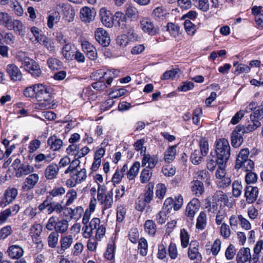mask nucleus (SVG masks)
<instances>
[{"mask_svg":"<svg viewBox=\"0 0 263 263\" xmlns=\"http://www.w3.org/2000/svg\"><path fill=\"white\" fill-rule=\"evenodd\" d=\"M215 152L218 164L227 163L230 156V146L228 140L219 139L216 142Z\"/></svg>","mask_w":263,"mask_h":263,"instance_id":"1","label":"nucleus"},{"mask_svg":"<svg viewBox=\"0 0 263 263\" xmlns=\"http://www.w3.org/2000/svg\"><path fill=\"white\" fill-rule=\"evenodd\" d=\"M249 151L248 148L241 149L236 160L235 168L242 170L245 172L251 171L254 164L252 160L248 159Z\"/></svg>","mask_w":263,"mask_h":263,"instance_id":"2","label":"nucleus"},{"mask_svg":"<svg viewBox=\"0 0 263 263\" xmlns=\"http://www.w3.org/2000/svg\"><path fill=\"white\" fill-rule=\"evenodd\" d=\"M97 200L102 205L103 210L109 209L113 203V192L111 190L105 194V187L98 184Z\"/></svg>","mask_w":263,"mask_h":263,"instance_id":"3","label":"nucleus"},{"mask_svg":"<svg viewBox=\"0 0 263 263\" xmlns=\"http://www.w3.org/2000/svg\"><path fill=\"white\" fill-rule=\"evenodd\" d=\"M86 177L87 174L85 168L73 171L71 174V178L66 180V185L69 187H74L77 184L80 183L84 181L86 179Z\"/></svg>","mask_w":263,"mask_h":263,"instance_id":"4","label":"nucleus"},{"mask_svg":"<svg viewBox=\"0 0 263 263\" xmlns=\"http://www.w3.org/2000/svg\"><path fill=\"white\" fill-rule=\"evenodd\" d=\"M51 88L41 84H37L35 98L38 101L48 102L51 100Z\"/></svg>","mask_w":263,"mask_h":263,"instance_id":"5","label":"nucleus"},{"mask_svg":"<svg viewBox=\"0 0 263 263\" xmlns=\"http://www.w3.org/2000/svg\"><path fill=\"white\" fill-rule=\"evenodd\" d=\"M140 25L142 30L149 35H154L159 32L158 26L148 18H142L140 21Z\"/></svg>","mask_w":263,"mask_h":263,"instance_id":"6","label":"nucleus"},{"mask_svg":"<svg viewBox=\"0 0 263 263\" xmlns=\"http://www.w3.org/2000/svg\"><path fill=\"white\" fill-rule=\"evenodd\" d=\"M259 194L258 188L251 185L246 186L245 189V197L246 202L249 204L254 203L258 198Z\"/></svg>","mask_w":263,"mask_h":263,"instance_id":"7","label":"nucleus"},{"mask_svg":"<svg viewBox=\"0 0 263 263\" xmlns=\"http://www.w3.org/2000/svg\"><path fill=\"white\" fill-rule=\"evenodd\" d=\"M95 36L96 41L102 46L106 47L109 44V36L103 28H97L95 32Z\"/></svg>","mask_w":263,"mask_h":263,"instance_id":"8","label":"nucleus"},{"mask_svg":"<svg viewBox=\"0 0 263 263\" xmlns=\"http://www.w3.org/2000/svg\"><path fill=\"white\" fill-rule=\"evenodd\" d=\"M39 180V176L37 174H30L25 179L22 186V190L28 191L34 187Z\"/></svg>","mask_w":263,"mask_h":263,"instance_id":"9","label":"nucleus"},{"mask_svg":"<svg viewBox=\"0 0 263 263\" xmlns=\"http://www.w3.org/2000/svg\"><path fill=\"white\" fill-rule=\"evenodd\" d=\"M100 15L102 24L106 27L111 28L114 24V16L106 8H102L100 11Z\"/></svg>","mask_w":263,"mask_h":263,"instance_id":"10","label":"nucleus"},{"mask_svg":"<svg viewBox=\"0 0 263 263\" xmlns=\"http://www.w3.org/2000/svg\"><path fill=\"white\" fill-rule=\"evenodd\" d=\"M200 206L199 200L197 198H193L187 204L185 215L192 219L195 214L198 212Z\"/></svg>","mask_w":263,"mask_h":263,"instance_id":"11","label":"nucleus"},{"mask_svg":"<svg viewBox=\"0 0 263 263\" xmlns=\"http://www.w3.org/2000/svg\"><path fill=\"white\" fill-rule=\"evenodd\" d=\"M82 47L84 52L90 60H96L97 58V52L95 47L89 42L84 41L82 43Z\"/></svg>","mask_w":263,"mask_h":263,"instance_id":"12","label":"nucleus"},{"mask_svg":"<svg viewBox=\"0 0 263 263\" xmlns=\"http://www.w3.org/2000/svg\"><path fill=\"white\" fill-rule=\"evenodd\" d=\"M16 197V189L13 188H8L6 190L4 197L0 202L1 206H5L8 204L12 202Z\"/></svg>","mask_w":263,"mask_h":263,"instance_id":"13","label":"nucleus"},{"mask_svg":"<svg viewBox=\"0 0 263 263\" xmlns=\"http://www.w3.org/2000/svg\"><path fill=\"white\" fill-rule=\"evenodd\" d=\"M96 12L94 9H91L87 7L82 8L80 10V17L81 20L85 23H90L95 17Z\"/></svg>","mask_w":263,"mask_h":263,"instance_id":"14","label":"nucleus"},{"mask_svg":"<svg viewBox=\"0 0 263 263\" xmlns=\"http://www.w3.org/2000/svg\"><path fill=\"white\" fill-rule=\"evenodd\" d=\"M59 171V166L54 163H52L46 168L44 172L45 177L47 180H52L57 177Z\"/></svg>","mask_w":263,"mask_h":263,"instance_id":"15","label":"nucleus"},{"mask_svg":"<svg viewBox=\"0 0 263 263\" xmlns=\"http://www.w3.org/2000/svg\"><path fill=\"white\" fill-rule=\"evenodd\" d=\"M188 257L191 260H195L198 257L201 258V255L199 252V243L197 241H191L188 249Z\"/></svg>","mask_w":263,"mask_h":263,"instance_id":"16","label":"nucleus"},{"mask_svg":"<svg viewBox=\"0 0 263 263\" xmlns=\"http://www.w3.org/2000/svg\"><path fill=\"white\" fill-rule=\"evenodd\" d=\"M0 25H4L9 30L14 29V23L7 13L0 12Z\"/></svg>","mask_w":263,"mask_h":263,"instance_id":"17","label":"nucleus"},{"mask_svg":"<svg viewBox=\"0 0 263 263\" xmlns=\"http://www.w3.org/2000/svg\"><path fill=\"white\" fill-rule=\"evenodd\" d=\"M192 192L196 196H201L204 192L203 183L199 180H193L190 185Z\"/></svg>","mask_w":263,"mask_h":263,"instance_id":"18","label":"nucleus"},{"mask_svg":"<svg viewBox=\"0 0 263 263\" xmlns=\"http://www.w3.org/2000/svg\"><path fill=\"white\" fill-rule=\"evenodd\" d=\"M250 250L249 248H243L239 250L237 254V263H245L250 258Z\"/></svg>","mask_w":263,"mask_h":263,"instance_id":"19","label":"nucleus"},{"mask_svg":"<svg viewBox=\"0 0 263 263\" xmlns=\"http://www.w3.org/2000/svg\"><path fill=\"white\" fill-rule=\"evenodd\" d=\"M126 16L122 12L118 11L116 12L114 16V22L120 28L124 29L126 25Z\"/></svg>","mask_w":263,"mask_h":263,"instance_id":"20","label":"nucleus"},{"mask_svg":"<svg viewBox=\"0 0 263 263\" xmlns=\"http://www.w3.org/2000/svg\"><path fill=\"white\" fill-rule=\"evenodd\" d=\"M158 162V158L156 156H151L149 154H144L142 165L145 166L148 163V167L152 169L155 167Z\"/></svg>","mask_w":263,"mask_h":263,"instance_id":"21","label":"nucleus"},{"mask_svg":"<svg viewBox=\"0 0 263 263\" xmlns=\"http://www.w3.org/2000/svg\"><path fill=\"white\" fill-rule=\"evenodd\" d=\"M34 171L33 167L28 163L21 164L17 168V177H22L24 176L29 175Z\"/></svg>","mask_w":263,"mask_h":263,"instance_id":"22","label":"nucleus"},{"mask_svg":"<svg viewBox=\"0 0 263 263\" xmlns=\"http://www.w3.org/2000/svg\"><path fill=\"white\" fill-rule=\"evenodd\" d=\"M47 144L50 146V149L57 151L61 148L63 145V141L62 140L58 139L57 136H52L48 138Z\"/></svg>","mask_w":263,"mask_h":263,"instance_id":"23","label":"nucleus"},{"mask_svg":"<svg viewBox=\"0 0 263 263\" xmlns=\"http://www.w3.org/2000/svg\"><path fill=\"white\" fill-rule=\"evenodd\" d=\"M177 145L170 146L165 151L164 156V161L170 163L175 159L176 155Z\"/></svg>","mask_w":263,"mask_h":263,"instance_id":"24","label":"nucleus"},{"mask_svg":"<svg viewBox=\"0 0 263 263\" xmlns=\"http://www.w3.org/2000/svg\"><path fill=\"white\" fill-rule=\"evenodd\" d=\"M69 226L68 221L66 219L58 220L55 225V231L57 234H64L66 233L68 230Z\"/></svg>","mask_w":263,"mask_h":263,"instance_id":"25","label":"nucleus"},{"mask_svg":"<svg viewBox=\"0 0 263 263\" xmlns=\"http://www.w3.org/2000/svg\"><path fill=\"white\" fill-rule=\"evenodd\" d=\"M63 14L68 22L73 20L75 15V12L73 8L69 4H63L62 5Z\"/></svg>","mask_w":263,"mask_h":263,"instance_id":"26","label":"nucleus"},{"mask_svg":"<svg viewBox=\"0 0 263 263\" xmlns=\"http://www.w3.org/2000/svg\"><path fill=\"white\" fill-rule=\"evenodd\" d=\"M74 50H72V45L69 43H66L62 48V53L67 60H72L74 57Z\"/></svg>","mask_w":263,"mask_h":263,"instance_id":"27","label":"nucleus"},{"mask_svg":"<svg viewBox=\"0 0 263 263\" xmlns=\"http://www.w3.org/2000/svg\"><path fill=\"white\" fill-rule=\"evenodd\" d=\"M39 43L44 46L50 52H55V49L54 42L50 38L47 37L46 35L42 36Z\"/></svg>","mask_w":263,"mask_h":263,"instance_id":"28","label":"nucleus"},{"mask_svg":"<svg viewBox=\"0 0 263 263\" xmlns=\"http://www.w3.org/2000/svg\"><path fill=\"white\" fill-rule=\"evenodd\" d=\"M154 188V184L153 182L148 183V184H147V185L146 186L145 191V193H144V200H145V201H146L147 202V203H150L153 198Z\"/></svg>","mask_w":263,"mask_h":263,"instance_id":"29","label":"nucleus"},{"mask_svg":"<svg viewBox=\"0 0 263 263\" xmlns=\"http://www.w3.org/2000/svg\"><path fill=\"white\" fill-rule=\"evenodd\" d=\"M140 167V164L139 162L136 161L134 163L129 170L127 171L126 173L127 177L129 180L135 179L138 174Z\"/></svg>","mask_w":263,"mask_h":263,"instance_id":"30","label":"nucleus"},{"mask_svg":"<svg viewBox=\"0 0 263 263\" xmlns=\"http://www.w3.org/2000/svg\"><path fill=\"white\" fill-rule=\"evenodd\" d=\"M243 137L241 133L232 132L231 134V144L234 147H239L243 142Z\"/></svg>","mask_w":263,"mask_h":263,"instance_id":"31","label":"nucleus"},{"mask_svg":"<svg viewBox=\"0 0 263 263\" xmlns=\"http://www.w3.org/2000/svg\"><path fill=\"white\" fill-rule=\"evenodd\" d=\"M73 243V238L71 235L64 236L61 238L60 245L61 250L65 251L69 248Z\"/></svg>","mask_w":263,"mask_h":263,"instance_id":"32","label":"nucleus"},{"mask_svg":"<svg viewBox=\"0 0 263 263\" xmlns=\"http://www.w3.org/2000/svg\"><path fill=\"white\" fill-rule=\"evenodd\" d=\"M71 218L79 219L84 212V209L81 206H78L74 209L67 208Z\"/></svg>","mask_w":263,"mask_h":263,"instance_id":"33","label":"nucleus"},{"mask_svg":"<svg viewBox=\"0 0 263 263\" xmlns=\"http://www.w3.org/2000/svg\"><path fill=\"white\" fill-rule=\"evenodd\" d=\"M60 14L58 11H55L51 13L48 17L47 25L49 28H52L54 23H57L60 20Z\"/></svg>","mask_w":263,"mask_h":263,"instance_id":"34","label":"nucleus"},{"mask_svg":"<svg viewBox=\"0 0 263 263\" xmlns=\"http://www.w3.org/2000/svg\"><path fill=\"white\" fill-rule=\"evenodd\" d=\"M125 14L129 18L137 19L139 16V12L135 6L129 5L126 8Z\"/></svg>","mask_w":263,"mask_h":263,"instance_id":"35","label":"nucleus"},{"mask_svg":"<svg viewBox=\"0 0 263 263\" xmlns=\"http://www.w3.org/2000/svg\"><path fill=\"white\" fill-rule=\"evenodd\" d=\"M206 224V215L205 212H201L197 219L196 228L203 230Z\"/></svg>","mask_w":263,"mask_h":263,"instance_id":"36","label":"nucleus"},{"mask_svg":"<svg viewBox=\"0 0 263 263\" xmlns=\"http://www.w3.org/2000/svg\"><path fill=\"white\" fill-rule=\"evenodd\" d=\"M66 198L67 200L65 203L66 206H69L73 203L77 198V193L74 189L69 190L66 193Z\"/></svg>","mask_w":263,"mask_h":263,"instance_id":"37","label":"nucleus"},{"mask_svg":"<svg viewBox=\"0 0 263 263\" xmlns=\"http://www.w3.org/2000/svg\"><path fill=\"white\" fill-rule=\"evenodd\" d=\"M145 231L150 235H154L156 232V226L153 220H148L145 221Z\"/></svg>","mask_w":263,"mask_h":263,"instance_id":"38","label":"nucleus"},{"mask_svg":"<svg viewBox=\"0 0 263 263\" xmlns=\"http://www.w3.org/2000/svg\"><path fill=\"white\" fill-rule=\"evenodd\" d=\"M59 234L57 232H51L48 237V244L49 247L54 248L58 245Z\"/></svg>","mask_w":263,"mask_h":263,"instance_id":"39","label":"nucleus"},{"mask_svg":"<svg viewBox=\"0 0 263 263\" xmlns=\"http://www.w3.org/2000/svg\"><path fill=\"white\" fill-rule=\"evenodd\" d=\"M167 14L166 10L161 7H158L153 11V15L156 19L164 20Z\"/></svg>","mask_w":263,"mask_h":263,"instance_id":"40","label":"nucleus"},{"mask_svg":"<svg viewBox=\"0 0 263 263\" xmlns=\"http://www.w3.org/2000/svg\"><path fill=\"white\" fill-rule=\"evenodd\" d=\"M180 239L182 248H185L187 247L189 242L190 235L186 230L184 229L181 230Z\"/></svg>","mask_w":263,"mask_h":263,"instance_id":"41","label":"nucleus"},{"mask_svg":"<svg viewBox=\"0 0 263 263\" xmlns=\"http://www.w3.org/2000/svg\"><path fill=\"white\" fill-rule=\"evenodd\" d=\"M232 187L233 196L235 197H238L240 196L242 190V186L241 185V183L238 180H235L232 184Z\"/></svg>","mask_w":263,"mask_h":263,"instance_id":"42","label":"nucleus"},{"mask_svg":"<svg viewBox=\"0 0 263 263\" xmlns=\"http://www.w3.org/2000/svg\"><path fill=\"white\" fill-rule=\"evenodd\" d=\"M202 156L199 150H195L191 156L192 163L196 165L200 164L202 162Z\"/></svg>","mask_w":263,"mask_h":263,"instance_id":"43","label":"nucleus"},{"mask_svg":"<svg viewBox=\"0 0 263 263\" xmlns=\"http://www.w3.org/2000/svg\"><path fill=\"white\" fill-rule=\"evenodd\" d=\"M92 87L100 91H103L106 87V84L104 82V77H101L99 80L91 84Z\"/></svg>","mask_w":263,"mask_h":263,"instance_id":"44","label":"nucleus"},{"mask_svg":"<svg viewBox=\"0 0 263 263\" xmlns=\"http://www.w3.org/2000/svg\"><path fill=\"white\" fill-rule=\"evenodd\" d=\"M263 118V105L259 106L254 110L253 114L250 115V119H254L259 120Z\"/></svg>","mask_w":263,"mask_h":263,"instance_id":"45","label":"nucleus"},{"mask_svg":"<svg viewBox=\"0 0 263 263\" xmlns=\"http://www.w3.org/2000/svg\"><path fill=\"white\" fill-rule=\"evenodd\" d=\"M184 28L189 35H193L194 34L196 30V26L190 20H185L184 23Z\"/></svg>","mask_w":263,"mask_h":263,"instance_id":"46","label":"nucleus"},{"mask_svg":"<svg viewBox=\"0 0 263 263\" xmlns=\"http://www.w3.org/2000/svg\"><path fill=\"white\" fill-rule=\"evenodd\" d=\"M42 231V226L39 223H35L29 229V234L35 235L37 237H40Z\"/></svg>","mask_w":263,"mask_h":263,"instance_id":"47","label":"nucleus"},{"mask_svg":"<svg viewBox=\"0 0 263 263\" xmlns=\"http://www.w3.org/2000/svg\"><path fill=\"white\" fill-rule=\"evenodd\" d=\"M178 72V69H172L168 71H165L162 76L161 79L162 80H168L170 79H175L178 76L177 74Z\"/></svg>","mask_w":263,"mask_h":263,"instance_id":"48","label":"nucleus"},{"mask_svg":"<svg viewBox=\"0 0 263 263\" xmlns=\"http://www.w3.org/2000/svg\"><path fill=\"white\" fill-rule=\"evenodd\" d=\"M213 197L215 200L222 202L224 204H227L229 201L227 195L221 191H217L215 193Z\"/></svg>","mask_w":263,"mask_h":263,"instance_id":"49","label":"nucleus"},{"mask_svg":"<svg viewBox=\"0 0 263 263\" xmlns=\"http://www.w3.org/2000/svg\"><path fill=\"white\" fill-rule=\"evenodd\" d=\"M115 256L114 244L108 245L107 249L104 253V257L108 260H111L114 259Z\"/></svg>","mask_w":263,"mask_h":263,"instance_id":"50","label":"nucleus"},{"mask_svg":"<svg viewBox=\"0 0 263 263\" xmlns=\"http://www.w3.org/2000/svg\"><path fill=\"white\" fill-rule=\"evenodd\" d=\"M196 6L200 10L206 12L209 9L208 0H194Z\"/></svg>","mask_w":263,"mask_h":263,"instance_id":"51","label":"nucleus"},{"mask_svg":"<svg viewBox=\"0 0 263 263\" xmlns=\"http://www.w3.org/2000/svg\"><path fill=\"white\" fill-rule=\"evenodd\" d=\"M166 187L164 184L160 183L156 186V195L159 199H163L166 193Z\"/></svg>","mask_w":263,"mask_h":263,"instance_id":"52","label":"nucleus"},{"mask_svg":"<svg viewBox=\"0 0 263 263\" xmlns=\"http://www.w3.org/2000/svg\"><path fill=\"white\" fill-rule=\"evenodd\" d=\"M28 72L35 77H40L42 73L39 65L35 61L32 64L30 70Z\"/></svg>","mask_w":263,"mask_h":263,"instance_id":"53","label":"nucleus"},{"mask_svg":"<svg viewBox=\"0 0 263 263\" xmlns=\"http://www.w3.org/2000/svg\"><path fill=\"white\" fill-rule=\"evenodd\" d=\"M126 209L122 206H118L117 211V221L118 222H121L123 221L126 214Z\"/></svg>","mask_w":263,"mask_h":263,"instance_id":"54","label":"nucleus"},{"mask_svg":"<svg viewBox=\"0 0 263 263\" xmlns=\"http://www.w3.org/2000/svg\"><path fill=\"white\" fill-rule=\"evenodd\" d=\"M7 72L12 80H16V66L14 64H9L7 67Z\"/></svg>","mask_w":263,"mask_h":263,"instance_id":"55","label":"nucleus"},{"mask_svg":"<svg viewBox=\"0 0 263 263\" xmlns=\"http://www.w3.org/2000/svg\"><path fill=\"white\" fill-rule=\"evenodd\" d=\"M200 153L203 156L207 155L209 151V144L208 141L205 139H202L199 142Z\"/></svg>","mask_w":263,"mask_h":263,"instance_id":"56","label":"nucleus"},{"mask_svg":"<svg viewBox=\"0 0 263 263\" xmlns=\"http://www.w3.org/2000/svg\"><path fill=\"white\" fill-rule=\"evenodd\" d=\"M250 120L251 121L249 122V124L246 126L247 131L251 132L254 130L261 125V123L258 120L254 119Z\"/></svg>","mask_w":263,"mask_h":263,"instance_id":"57","label":"nucleus"},{"mask_svg":"<svg viewBox=\"0 0 263 263\" xmlns=\"http://www.w3.org/2000/svg\"><path fill=\"white\" fill-rule=\"evenodd\" d=\"M147 247V241L144 238H141L139 242L138 249L140 250V254L142 255L145 256L146 255Z\"/></svg>","mask_w":263,"mask_h":263,"instance_id":"58","label":"nucleus"},{"mask_svg":"<svg viewBox=\"0 0 263 263\" xmlns=\"http://www.w3.org/2000/svg\"><path fill=\"white\" fill-rule=\"evenodd\" d=\"M152 173L146 169H143L141 173L140 181L144 183L149 181L152 177Z\"/></svg>","mask_w":263,"mask_h":263,"instance_id":"59","label":"nucleus"},{"mask_svg":"<svg viewBox=\"0 0 263 263\" xmlns=\"http://www.w3.org/2000/svg\"><path fill=\"white\" fill-rule=\"evenodd\" d=\"M36 87L37 84H35L26 88L24 91V95L27 97L30 98L35 96Z\"/></svg>","mask_w":263,"mask_h":263,"instance_id":"60","label":"nucleus"},{"mask_svg":"<svg viewBox=\"0 0 263 263\" xmlns=\"http://www.w3.org/2000/svg\"><path fill=\"white\" fill-rule=\"evenodd\" d=\"M238 219L243 229L248 230L251 228V225L250 222L241 215L238 216Z\"/></svg>","mask_w":263,"mask_h":263,"instance_id":"61","label":"nucleus"},{"mask_svg":"<svg viewBox=\"0 0 263 263\" xmlns=\"http://www.w3.org/2000/svg\"><path fill=\"white\" fill-rule=\"evenodd\" d=\"M162 172L165 176L171 177L175 175L176 170L172 165H167L162 168Z\"/></svg>","mask_w":263,"mask_h":263,"instance_id":"62","label":"nucleus"},{"mask_svg":"<svg viewBox=\"0 0 263 263\" xmlns=\"http://www.w3.org/2000/svg\"><path fill=\"white\" fill-rule=\"evenodd\" d=\"M127 92L126 89L124 88H120L116 90H112L109 93V96L112 99H116L124 95Z\"/></svg>","mask_w":263,"mask_h":263,"instance_id":"63","label":"nucleus"},{"mask_svg":"<svg viewBox=\"0 0 263 263\" xmlns=\"http://www.w3.org/2000/svg\"><path fill=\"white\" fill-rule=\"evenodd\" d=\"M257 180V175L252 172L248 173L245 177V180L247 184L253 183Z\"/></svg>","mask_w":263,"mask_h":263,"instance_id":"64","label":"nucleus"}]
</instances>
